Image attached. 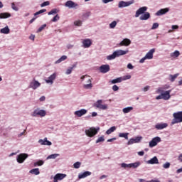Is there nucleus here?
<instances>
[{
	"label": "nucleus",
	"mask_w": 182,
	"mask_h": 182,
	"mask_svg": "<svg viewBox=\"0 0 182 182\" xmlns=\"http://www.w3.org/2000/svg\"><path fill=\"white\" fill-rule=\"evenodd\" d=\"M129 52L128 50H117L112 55H109L107 57V60H113V59H116V58H119V56H123L124 55H127Z\"/></svg>",
	"instance_id": "nucleus-1"
},
{
	"label": "nucleus",
	"mask_w": 182,
	"mask_h": 182,
	"mask_svg": "<svg viewBox=\"0 0 182 182\" xmlns=\"http://www.w3.org/2000/svg\"><path fill=\"white\" fill-rule=\"evenodd\" d=\"M173 119L171 122V126L177 124V123H182V111L174 112L173 114Z\"/></svg>",
	"instance_id": "nucleus-2"
},
{
	"label": "nucleus",
	"mask_w": 182,
	"mask_h": 182,
	"mask_svg": "<svg viewBox=\"0 0 182 182\" xmlns=\"http://www.w3.org/2000/svg\"><path fill=\"white\" fill-rule=\"evenodd\" d=\"M94 107L100 110H107V104H103V100H99L94 104Z\"/></svg>",
	"instance_id": "nucleus-3"
},
{
	"label": "nucleus",
	"mask_w": 182,
	"mask_h": 182,
	"mask_svg": "<svg viewBox=\"0 0 182 182\" xmlns=\"http://www.w3.org/2000/svg\"><path fill=\"white\" fill-rule=\"evenodd\" d=\"M100 129V128L96 129L95 127H91L89 129L85 130V134H87L88 137H93L97 134Z\"/></svg>",
	"instance_id": "nucleus-4"
},
{
	"label": "nucleus",
	"mask_w": 182,
	"mask_h": 182,
	"mask_svg": "<svg viewBox=\"0 0 182 182\" xmlns=\"http://www.w3.org/2000/svg\"><path fill=\"white\" fill-rule=\"evenodd\" d=\"M133 4H134V0H131L129 1H121L118 4V7L126 8L127 6H130V5H133Z\"/></svg>",
	"instance_id": "nucleus-5"
},
{
	"label": "nucleus",
	"mask_w": 182,
	"mask_h": 182,
	"mask_svg": "<svg viewBox=\"0 0 182 182\" xmlns=\"http://www.w3.org/2000/svg\"><path fill=\"white\" fill-rule=\"evenodd\" d=\"M28 156L29 155H28V154H20L17 156V161L21 164L23 163V161H25Z\"/></svg>",
	"instance_id": "nucleus-6"
},
{
	"label": "nucleus",
	"mask_w": 182,
	"mask_h": 182,
	"mask_svg": "<svg viewBox=\"0 0 182 182\" xmlns=\"http://www.w3.org/2000/svg\"><path fill=\"white\" fill-rule=\"evenodd\" d=\"M161 141V138L159 136H156L149 142V147H154L157 146V143H160Z\"/></svg>",
	"instance_id": "nucleus-7"
},
{
	"label": "nucleus",
	"mask_w": 182,
	"mask_h": 182,
	"mask_svg": "<svg viewBox=\"0 0 182 182\" xmlns=\"http://www.w3.org/2000/svg\"><path fill=\"white\" fill-rule=\"evenodd\" d=\"M141 139H143L141 136L132 138L128 141L127 144L128 146H130L131 144H134V143H140V141H141Z\"/></svg>",
	"instance_id": "nucleus-8"
},
{
	"label": "nucleus",
	"mask_w": 182,
	"mask_h": 182,
	"mask_svg": "<svg viewBox=\"0 0 182 182\" xmlns=\"http://www.w3.org/2000/svg\"><path fill=\"white\" fill-rule=\"evenodd\" d=\"M146 11H147V7H146V6L139 8L136 11L135 18H139V16H140V15H143V14H144V12H146Z\"/></svg>",
	"instance_id": "nucleus-9"
},
{
	"label": "nucleus",
	"mask_w": 182,
	"mask_h": 182,
	"mask_svg": "<svg viewBox=\"0 0 182 182\" xmlns=\"http://www.w3.org/2000/svg\"><path fill=\"white\" fill-rule=\"evenodd\" d=\"M66 177V174L65 173H57L54 176L53 182H58L60 180H63Z\"/></svg>",
	"instance_id": "nucleus-10"
},
{
	"label": "nucleus",
	"mask_w": 182,
	"mask_h": 182,
	"mask_svg": "<svg viewBox=\"0 0 182 182\" xmlns=\"http://www.w3.org/2000/svg\"><path fill=\"white\" fill-rule=\"evenodd\" d=\"M110 70V65H102L100 67V72L101 73H107Z\"/></svg>",
	"instance_id": "nucleus-11"
},
{
	"label": "nucleus",
	"mask_w": 182,
	"mask_h": 182,
	"mask_svg": "<svg viewBox=\"0 0 182 182\" xmlns=\"http://www.w3.org/2000/svg\"><path fill=\"white\" fill-rule=\"evenodd\" d=\"M86 113H87V110L85 109H82L80 110L75 111L74 112V114L75 116H77V117H82V116H85V114H86Z\"/></svg>",
	"instance_id": "nucleus-12"
},
{
	"label": "nucleus",
	"mask_w": 182,
	"mask_h": 182,
	"mask_svg": "<svg viewBox=\"0 0 182 182\" xmlns=\"http://www.w3.org/2000/svg\"><path fill=\"white\" fill-rule=\"evenodd\" d=\"M33 116H41V117H45V116H46V112L43 109L35 110L33 112Z\"/></svg>",
	"instance_id": "nucleus-13"
},
{
	"label": "nucleus",
	"mask_w": 182,
	"mask_h": 182,
	"mask_svg": "<svg viewBox=\"0 0 182 182\" xmlns=\"http://www.w3.org/2000/svg\"><path fill=\"white\" fill-rule=\"evenodd\" d=\"M39 86H41V83L34 80L33 82L30 83L29 87L33 89V90H36V89H38Z\"/></svg>",
	"instance_id": "nucleus-14"
},
{
	"label": "nucleus",
	"mask_w": 182,
	"mask_h": 182,
	"mask_svg": "<svg viewBox=\"0 0 182 182\" xmlns=\"http://www.w3.org/2000/svg\"><path fill=\"white\" fill-rule=\"evenodd\" d=\"M38 143L42 146H52V142L48 140V138H45L44 139H40Z\"/></svg>",
	"instance_id": "nucleus-15"
},
{
	"label": "nucleus",
	"mask_w": 182,
	"mask_h": 182,
	"mask_svg": "<svg viewBox=\"0 0 182 182\" xmlns=\"http://www.w3.org/2000/svg\"><path fill=\"white\" fill-rule=\"evenodd\" d=\"M170 93H171V90H169L164 93H161L162 99H164V100H168V99L171 97Z\"/></svg>",
	"instance_id": "nucleus-16"
},
{
	"label": "nucleus",
	"mask_w": 182,
	"mask_h": 182,
	"mask_svg": "<svg viewBox=\"0 0 182 182\" xmlns=\"http://www.w3.org/2000/svg\"><path fill=\"white\" fill-rule=\"evenodd\" d=\"M65 6H67V8H76V6H77V4L73 2L72 0H68L65 4Z\"/></svg>",
	"instance_id": "nucleus-17"
},
{
	"label": "nucleus",
	"mask_w": 182,
	"mask_h": 182,
	"mask_svg": "<svg viewBox=\"0 0 182 182\" xmlns=\"http://www.w3.org/2000/svg\"><path fill=\"white\" fill-rule=\"evenodd\" d=\"M168 11H170V9L168 8L162 9L159 10L156 13V16H161V15H165V14H167V12H168Z\"/></svg>",
	"instance_id": "nucleus-18"
},
{
	"label": "nucleus",
	"mask_w": 182,
	"mask_h": 182,
	"mask_svg": "<svg viewBox=\"0 0 182 182\" xmlns=\"http://www.w3.org/2000/svg\"><path fill=\"white\" fill-rule=\"evenodd\" d=\"M84 48H90L92 46V40L90 38H85L82 41Z\"/></svg>",
	"instance_id": "nucleus-19"
},
{
	"label": "nucleus",
	"mask_w": 182,
	"mask_h": 182,
	"mask_svg": "<svg viewBox=\"0 0 182 182\" xmlns=\"http://www.w3.org/2000/svg\"><path fill=\"white\" fill-rule=\"evenodd\" d=\"M132 43L130 39L124 38L122 41H121L119 44V46H129Z\"/></svg>",
	"instance_id": "nucleus-20"
},
{
	"label": "nucleus",
	"mask_w": 182,
	"mask_h": 182,
	"mask_svg": "<svg viewBox=\"0 0 182 182\" xmlns=\"http://www.w3.org/2000/svg\"><path fill=\"white\" fill-rule=\"evenodd\" d=\"M56 79V73H54L53 75H51L49 77L48 80H46V83H50V85H53V80Z\"/></svg>",
	"instance_id": "nucleus-21"
},
{
	"label": "nucleus",
	"mask_w": 182,
	"mask_h": 182,
	"mask_svg": "<svg viewBox=\"0 0 182 182\" xmlns=\"http://www.w3.org/2000/svg\"><path fill=\"white\" fill-rule=\"evenodd\" d=\"M92 172L90 171H85L84 173L79 174L78 178H86V177H89V176H91Z\"/></svg>",
	"instance_id": "nucleus-22"
},
{
	"label": "nucleus",
	"mask_w": 182,
	"mask_h": 182,
	"mask_svg": "<svg viewBox=\"0 0 182 182\" xmlns=\"http://www.w3.org/2000/svg\"><path fill=\"white\" fill-rule=\"evenodd\" d=\"M156 52V50L154 48L151 49L145 55V58L146 59H151L153 58V53Z\"/></svg>",
	"instance_id": "nucleus-23"
},
{
	"label": "nucleus",
	"mask_w": 182,
	"mask_h": 182,
	"mask_svg": "<svg viewBox=\"0 0 182 182\" xmlns=\"http://www.w3.org/2000/svg\"><path fill=\"white\" fill-rule=\"evenodd\" d=\"M148 164H159V159L157 156H154L152 159L147 161Z\"/></svg>",
	"instance_id": "nucleus-24"
},
{
	"label": "nucleus",
	"mask_w": 182,
	"mask_h": 182,
	"mask_svg": "<svg viewBox=\"0 0 182 182\" xmlns=\"http://www.w3.org/2000/svg\"><path fill=\"white\" fill-rule=\"evenodd\" d=\"M150 18V13L146 12L144 14H142L140 17L139 19L141 21H147Z\"/></svg>",
	"instance_id": "nucleus-25"
},
{
	"label": "nucleus",
	"mask_w": 182,
	"mask_h": 182,
	"mask_svg": "<svg viewBox=\"0 0 182 182\" xmlns=\"http://www.w3.org/2000/svg\"><path fill=\"white\" fill-rule=\"evenodd\" d=\"M168 124L166 123L164 124H157L155 127L157 129V130H163V129H166L167 127Z\"/></svg>",
	"instance_id": "nucleus-26"
},
{
	"label": "nucleus",
	"mask_w": 182,
	"mask_h": 182,
	"mask_svg": "<svg viewBox=\"0 0 182 182\" xmlns=\"http://www.w3.org/2000/svg\"><path fill=\"white\" fill-rule=\"evenodd\" d=\"M87 83L83 85L84 89H92L93 85H92V80L90 78L87 80Z\"/></svg>",
	"instance_id": "nucleus-27"
},
{
	"label": "nucleus",
	"mask_w": 182,
	"mask_h": 182,
	"mask_svg": "<svg viewBox=\"0 0 182 182\" xmlns=\"http://www.w3.org/2000/svg\"><path fill=\"white\" fill-rule=\"evenodd\" d=\"M7 18H11V14L9 13L0 14V19H6Z\"/></svg>",
	"instance_id": "nucleus-28"
},
{
	"label": "nucleus",
	"mask_w": 182,
	"mask_h": 182,
	"mask_svg": "<svg viewBox=\"0 0 182 182\" xmlns=\"http://www.w3.org/2000/svg\"><path fill=\"white\" fill-rule=\"evenodd\" d=\"M29 173L31 174H35V176H38V175L41 174V172L39 171V168H33V169L30 170Z\"/></svg>",
	"instance_id": "nucleus-29"
},
{
	"label": "nucleus",
	"mask_w": 182,
	"mask_h": 182,
	"mask_svg": "<svg viewBox=\"0 0 182 182\" xmlns=\"http://www.w3.org/2000/svg\"><path fill=\"white\" fill-rule=\"evenodd\" d=\"M0 32H1V33H4L5 35H8V33H9V32H10L9 27H8V26H7L1 28Z\"/></svg>",
	"instance_id": "nucleus-30"
},
{
	"label": "nucleus",
	"mask_w": 182,
	"mask_h": 182,
	"mask_svg": "<svg viewBox=\"0 0 182 182\" xmlns=\"http://www.w3.org/2000/svg\"><path fill=\"white\" fill-rule=\"evenodd\" d=\"M179 75L180 74H178V73H176L175 75H169V77H170L169 80H170V82H174V80H176V79H177V77H178Z\"/></svg>",
	"instance_id": "nucleus-31"
},
{
	"label": "nucleus",
	"mask_w": 182,
	"mask_h": 182,
	"mask_svg": "<svg viewBox=\"0 0 182 182\" xmlns=\"http://www.w3.org/2000/svg\"><path fill=\"white\" fill-rule=\"evenodd\" d=\"M119 137H123L125 140H129V133H119Z\"/></svg>",
	"instance_id": "nucleus-32"
},
{
	"label": "nucleus",
	"mask_w": 182,
	"mask_h": 182,
	"mask_svg": "<svg viewBox=\"0 0 182 182\" xmlns=\"http://www.w3.org/2000/svg\"><path fill=\"white\" fill-rule=\"evenodd\" d=\"M140 166V162H135L133 164H129V168H137Z\"/></svg>",
	"instance_id": "nucleus-33"
},
{
	"label": "nucleus",
	"mask_w": 182,
	"mask_h": 182,
	"mask_svg": "<svg viewBox=\"0 0 182 182\" xmlns=\"http://www.w3.org/2000/svg\"><path fill=\"white\" fill-rule=\"evenodd\" d=\"M133 110V107H128L122 109L123 113H130Z\"/></svg>",
	"instance_id": "nucleus-34"
},
{
	"label": "nucleus",
	"mask_w": 182,
	"mask_h": 182,
	"mask_svg": "<svg viewBox=\"0 0 182 182\" xmlns=\"http://www.w3.org/2000/svg\"><path fill=\"white\" fill-rule=\"evenodd\" d=\"M67 59H68V56L62 55L60 58H59L57 61H55V63H60V62H63V60H66Z\"/></svg>",
	"instance_id": "nucleus-35"
},
{
	"label": "nucleus",
	"mask_w": 182,
	"mask_h": 182,
	"mask_svg": "<svg viewBox=\"0 0 182 182\" xmlns=\"http://www.w3.org/2000/svg\"><path fill=\"white\" fill-rule=\"evenodd\" d=\"M114 130H116V127H112L111 128H109V129L107 130L106 134H112V133H113V132H114Z\"/></svg>",
	"instance_id": "nucleus-36"
},
{
	"label": "nucleus",
	"mask_w": 182,
	"mask_h": 182,
	"mask_svg": "<svg viewBox=\"0 0 182 182\" xmlns=\"http://www.w3.org/2000/svg\"><path fill=\"white\" fill-rule=\"evenodd\" d=\"M122 80V77H118V78L112 80V83L113 85H114L116 83H121Z\"/></svg>",
	"instance_id": "nucleus-37"
},
{
	"label": "nucleus",
	"mask_w": 182,
	"mask_h": 182,
	"mask_svg": "<svg viewBox=\"0 0 182 182\" xmlns=\"http://www.w3.org/2000/svg\"><path fill=\"white\" fill-rule=\"evenodd\" d=\"M58 156H59V154H54L49 155L47 157V160H49L50 159H56V157H58Z\"/></svg>",
	"instance_id": "nucleus-38"
},
{
	"label": "nucleus",
	"mask_w": 182,
	"mask_h": 182,
	"mask_svg": "<svg viewBox=\"0 0 182 182\" xmlns=\"http://www.w3.org/2000/svg\"><path fill=\"white\" fill-rule=\"evenodd\" d=\"M43 161L39 160L37 162L34 163V167H37V166H43Z\"/></svg>",
	"instance_id": "nucleus-39"
},
{
	"label": "nucleus",
	"mask_w": 182,
	"mask_h": 182,
	"mask_svg": "<svg viewBox=\"0 0 182 182\" xmlns=\"http://www.w3.org/2000/svg\"><path fill=\"white\" fill-rule=\"evenodd\" d=\"M117 25V22H116V21H112L110 24H109V28L111 29H113L114 28H116V26Z\"/></svg>",
	"instance_id": "nucleus-40"
},
{
	"label": "nucleus",
	"mask_w": 182,
	"mask_h": 182,
	"mask_svg": "<svg viewBox=\"0 0 182 182\" xmlns=\"http://www.w3.org/2000/svg\"><path fill=\"white\" fill-rule=\"evenodd\" d=\"M46 28V24L42 25L37 31V33H39L40 32H42L43 29Z\"/></svg>",
	"instance_id": "nucleus-41"
},
{
	"label": "nucleus",
	"mask_w": 182,
	"mask_h": 182,
	"mask_svg": "<svg viewBox=\"0 0 182 182\" xmlns=\"http://www.w3.org/2000/svg\"><path fill=\"white\" fill-rule=\"evenodd\" d=\"M43 12H46V9H41L34 14V16H36L37 15H41V14H43Z\"/></svg>",
	"instance_id": "nucleus-42"
},
{
	"label": "nucleus",
	"mask_w": 182,
	"mask_h": 182,
	"mask_svg": "<svg viewBox=\"0 0 182 182\" xmlns=\"http://www.w3.org/2000/svg\"><path fill=\"white\" fill-rule=\"evenodd\" d=\"M76 65H73V67L68 68L67 70H66V75H70V73H72V70H73V68H75Z\"/></svg>",
	"instance_id": "nucleus-43"
},
{
	"label": "nucleus",
	"mask_w": 182,
	"mask_h": 182,
	"mask_svg": "<svg viewBox=\"0 0 182 182\" xmlns=\"http://www.w3.org/2000/svg\"><path fill=\"white\" fill-rule=\"evenodd\" d=\"M58 14V9H53L50 12H48V15H55Z\"/></svg>",
	"instance_id": "nucleus-44"
},
{
	"label": "nucleus",
	"mask_w": 182,
	"mask_h": 182,
	"mask_svg": "<svg viewBox=\"0 0 182 182\" xmlns=\"http://www.w3.org/2000/svg\"><path fill=\"white\" fill-rule=\"evenodd\" d=\"M121 167H122V168H130V164H127L125 163H122L121 164Z\"/></svg>",
	"instance_id": "nucleus-45"
},
{
	"label": "nucleus",
	"mask_w": 182,
	"mask_h": 182,
	"mask_svg": "<svg viewBox=\"0 0 182 182\" xmlns=\"http://www.w3.org/2000/svg\"><path fill=\"white\" fill-rule=\"evenodd\" d=\"M60 17L59 15L57 14L56 16H55L53 19L51 20V22H58V21H59Z\"/></svg>",
	"instance_id": "nucleus-46"
},
{
	"label": "nucleus",
	"mask_w": 182,
	"mask_h": 182,
	"mask_svg": "<svg viewBox=\"0 0 182 182\" xmlns=\"http://www.w3.org/2000/svg\"><path fill=\"white\" fill-rule=\"evenodd\" d=\"M74 25H75V26H82V21L80 20L75 21L74 22Z\"/></svg>",
	"instance_id": "nucleus-47"
},
{
	"label": "nucleus",
	"mask_w": 182,
	"mask_h": 182,
	"mask_svg": "<svg viewBox=\"0 0 182 182\" xmlns=\"http://www.w3.org/2000/svg\"><path fill=\"white\" fill-rule=\"evenodd\" d=\"M11 8L14 9V11H19V9L15 5V3H11Z\"/></svg>",
	"instance_id": "nucleus-48"
},
{
	"label": "nucleus",
	"mask_w": 182,
	"mask_h": 182,
	"mask_svg": "<svg viewBox=\"0 0 182 182\" xmlns=\"http://www.w3.org/2000/svg\"><path fill=\"white\" fill-rule=\"evenodd\" d=\"M104 141H105V136H100L97 139L96 143H100Z\"/></svg>",
	"instance_id": "nucleus-49"
},
{
	"label": "nucleus",
	"mask_w": 182,
	"mask_h": 182,
	"mask_svg": "<svg viewBox=\"0 0 182 182\" xmlns=\"http://www.w3.org/2000/svg\"><path fill=\"white\" fill-rule=\"evenodd\" d=\"M90 16V11L86 12L82 15V18H87Z\"/></svg>",
	"instance_id": "nucleus-50"
},
{
	"label": "nucleus",
	"mask_w": 182,
	"mask_h": 182,
	"mask_svg": "<svg viewBox=\"0 0 182 182\" xmlns=\"http://www.w3.org/2000/svg\"><path fill=\"white\" fill-rule=\"evenodd\" d=\"M172 56H175V58H178V56H180V52L178 50H176L173 53Z\"/></svg>",
	"instance_id": "nucleus-51"
},
{
	"label": "nucleus",
	"mask_w": 182,
	"mask_h": 182,
	"mask_svg": "<svg viewBox=\"0 0 182 182\" xmlns=\"http://www.w3.org/2000/svg\"><path fill=\"white\" fill-rule=\"evenodd\" d=\"M80 162H75L73 166L74 168H79L80 167Z\"/></svg>",
	"instance_id": "nucleus-52"
},
{
	"label": "nucleus",
	"mask_w": 182,
	"mask_h": 182,
	"mask_svg": "<svg viewBox=\"0 0 182 182\" xmlns=\"http://www.w3.org/2000/svg\"><path fill=\"white\" fill-rule=\"evenodd\" d=\"M164 168H170V162H166L163 165Z\"/></svg>",
	"instance_id": "nucleus-53"
},
{
	"label": "nucleus",
	"mask_w": 182,
	"mask_h": 182,
	"mask_svg": "<svg viewBox=\"0 0 182 182\" xmlns=\"http://www.w3.org/2000/svg\"><path fill=\"white\" fill-rule=\"evenodd\" d=\"M49 1H44L43 3H42L41 4V8H43V6H48V5H49Z\"/></svg>",
	"instance_id": "nucleus-54"
},
{
	"label": "nucleus",
	"mask_w": 182,
	"mask_h": 182,
	"mask_svg": "<svg viewBox=\"0 0 182 182\" xmlns=\"http://www.w3.org/2000/svg\"><path fill=\"white\" fill-rule=\"evenodd\" d=\"M157 28H159V23H154L151 27V29L154 30V29H157Z\"/></svg>",
	"instance_id": "nucleus-55"
},
{
	"label": "nucleus",
	"mask_w": 182,
	"mask_h": 182,
	"mask_svg": "<svg viewBox=\"0 0 182 182\" xmlns=\"http://www.w3.org/2000/svg\"><path fill=\"white\" fill-rule=\"evenodd\" d=\"M112 90H114V92H117V90H119V87H117L116 85H113Z\"/></svg>",
	"instance_id": "nucleus-56"
},
{
	"label": "nucleus",
	"mask_w": 182,
	"mask_h": 182,
	"mask_svg": "<svg viewBox=\"0 0 182 182\" xmlns=\"http://www.w3.org/2000/svg\"><path fill=\"white\" fill-rule=\"evenodd\" d=\"M146 59H147V58H146V56L144 57L143 58H141V59L139 60V63H144V60H146Z\"/></svg>",
	"instance_id": "nucleus-57"
},
{
	"label": "nucleus",
	"mask_w": 182,
	"mask_h": 182,
	"mask_svg": "<svg viewBox=\"0 0 182 182\" xmlns=\"http://www.w3.org/2000/svg\"><path fill=\"white\" fill-rule=\"evenodd\" d=\"M133 65H132V63H129L128 65H127V68L128 69H133Z\"/></svg>",
	"instance_id": "nucleus-58"
},
{
	"label": "nucleus",
	"mask_w": 182,
	"mask_h": 182,
	"mask_svg": "<svg viewBox=\"0 0 182 182\" xmlns=\"http://www.w3.org/2000/svg\"><path fill=\"white\" fill-rule=\"evenodd\" d=\"M178 160L179 161H181V163H182V154H181L178 156Z\"/></svg>",
	"instance_id": "nucleus-59"
},
{
	"label": "nucleus",
	"mask_w": 182,
	"mask_h": 182,
	"mask_svg": "<svg viewBox=\"0 0 182 182\" xmlns=\"http://www.w3.org/2000/svg\"><path fill=\"white\" fill-rule=\"evenodd\" d=\"M149 89H150V86H146L144 87V92H147V90H149Z\"/></svg>",
	"instance_id": "nucleus-60"
},
{
	"label": "nucleus",
	"mask_w": 182,
	"mask_h": 182,
	"mask_svg": "<svg viewBox=\"0 0 182 182\" xmlns=\"http://www.w3.org/2000/svg\"><path fill=\"white\" fill-rule=\"evenodd\" d=\"M46 97H45V96H42L41 98H40V102H45Z\"/></svg>",
	"instance_id": "nucleus-61"
},
{
	"label": "nucleus",
	"mask_w": 182,
	"mask_h": 182,
	"mask_svg": "<svg viewBox=\"0 0 182 182\" xmlns=\"http://www.w3.org/2000/svg\"><path fill=\"white\" fill-rule=\"evenodd\" d=\"M138 155L139 156H144V151H139Z\"/></svg>",
	"instance_id": "nucleus-62"
},
{
	"label": "nucleus",
	"mask_w": 182,
	"mask_h": 182,
	"mask_svg": "<svg viewBox=\"0 0 182 182\" xmlns=\"http://www.w3.org/2000/svg\"><path fill=\"white\" fill-rule=\"evenodd\" d=\"M156 100H160V99H163V96L161 95H158L156 97Z\"/></svg>",
	"instance_id": "nucleus-63"
},
{
	"label": "nucleus",
	"mask_w": 182,
	"mask_h": 182,
	"mask_svg": "<svg viewBox=\"0 0 182 182\" xmlns=\"http://www.w3.org/2000/svg\"><path fill=\"white\" fill-rule=\"evenodd\" d=\"M172 29H178V26H177V25H173V26H172Z\"/></svg>",
	"instance_id": "nucleus-64"
}]
</instances>
